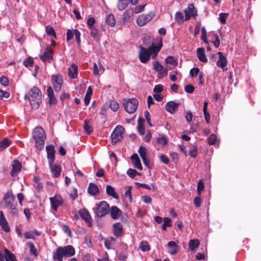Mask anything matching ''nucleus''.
I'll return each mask as SVG.
<instances>
[{"label":"nucleus","instance_id":"f257e3e1","mask_svg":"<svg viewBox=\"0 0 261 261\" xmlns=\"http://www.w3.org/2000/svg\"><path fill=\"white\" fill-rule=\"evenodd\" d=\"M31 106L32 109H38L42 102V93L40 90L36 86H34L30 89L25 95Z\"/></svg>","mask_w":261,"mask_h":261},{"label":"nucleus","instance_id":"f03ea898","mask_svg":"<svg viewBox=\"0 0 261 261\" xmlns=\"http://www.w3.org/2000/svg\"><path fill=\"white\" fill-rule=\"evenodd\" d=\"M75 253L74 247L70 245L58 247L54 252L53 258L56 261H63V257H70Z\"/></svg>","mask_w":261,"mask_h":261},{"label":"nucleus","instance_id":"7ed1b4c3","mask_svg":"<svg viewBox=\"0 0 261 261\" xmlns=\"http://www.w3.org/2000/svg\"><path fill=\"white\" fill-rule=\"evenodd\" d=\"M33 138L35 140V146L41 150L44 146L45 134L44 129L40 126L36 127L33 131Z\"/></svg>","mask_w":261,"mask_h":261},{"label":"nucleus","instance_id":"20e7f679","mask_svg":"<svg viewBox=\"0 0 261 261\" xmlns=\"http://www.w3.org/2000/svg\"><path fill=\"white\" fill-rule=\"evenodd\" d=\"M138 103V100L135 98L123 99V107L126 112L129 114H133L136 112Z\"/></svg>","mask_w":261,"mask_h":261},{"label":"nucleus","instance_id":"39448f33","mask_svg":"<svg viewBox=\"0 0 261 261\" xmlns=\"http://www.w3.org/2000/svg\"><path fill=\"white\" fill-rule=\"evenodd\" d=\"M110 206L107 202L102 201L97 204L95 213L97 217H102L109 212Z\"/></svg>","mask_w":261,"mask_h":261},{"label":"nucleus","instance_id":"423d86ee","mask_svg":"<svg viewBox=\"0 0 261 261\" xmlns=\"http://www.w3.org/2000/svg\"><path fill=\"white\" fill-rule=\"evenodd\" d=\"M124 128L121 125H118L111 134V139L113 144H116L123 138Z\"/></svg>","mask_w":261,"mask_h":261},{"label":"nucleus","instance_id":"0eeeda50","mask_svg":"<svg viewBox=\"0 0 261 261\" xmlns=\"http://www.w3.org/2000/svg\"><path fill=\"white\" fill-rule=\"evenodd\" d=\"M49 200L51 207L55 211H57L58 207L61 206L64 203L62 197L57 194H55L53 197H50Z\"/></svg>","mask_w":261,"mask_h":261},{"label":"nucleus","instance_id":"6e6552de","mask_svg":"<svg viewBox=\"0 0 261 261\" xmlns=\"http://www.w3.org/2000/svg\"><path fill=\"white\" fill-rule=\"evenodd\" d=\"M185 20H188L191 17H195L197 15V10L193 4L188 5V8L184 10Z\"/></svg>","mask_w":261,"mask_h":261},{"label":"nucleus","instance_id":"1a4fd4ad","mask_svg":"<svg viewBox=\"0 0 261 261\" xmlns=\"http://www.w3.org/2000/svg\"><path fill=\"white\" fill-rule=\"evenodd\" d=\"M153 16L154 14L152 12L147 14L140 15L137 20L138 25L140 27L144 26L152 19Z\"/></svg>","mask_w":261,"mask_h":261},{"label":"nucleus","instance_id":"9d476101","mask_svg":"<svg viewBox=\"0 0 261 261\" xmlns=\"http://www.w3.org/2000/svg\"><path fill=\"white\" fill-rule=\"evenodd\" d=\"M51 77L55 91H60L63 84L62 76L60 75H53Z\"/></svg>","mask_w":261,"mask_h":261},{"label":"nucleus","instance_id":"9b49d317","mask_svg":"<svg viewBox=\"0 0 261 261\" xmlns=\"http://www.w3.org/2000/svg\"><path fill=\"white\" fill-rule=\"evenodd\" d=\"M139 48V59L142 63H146L150 59V55H149L148 49L142 46H140Z\"/></svg>","mask_w":261,"mask_h":261},{"label":"nucleus","instance_id":"f8f14e48","mask_svg":"<svg viewBox=\"0 0 261 261\" xmlns=\"http://www.w3.org/2000/svg\"><path fill=\"white\" fill-rule=\"evenodd\" d=\"M79 213L81 218L87 224V226L89 227H92V218L89 212L86 209L83 208L79 211Z\"/></svg>","mask_w":261,"mask_h":261},{"label":"nucleus","instance_id":"ddd939ff","mask_svg":"<svg viewBox=\"0 0 261 261\" xmlns=\"http://www.w3.org/2000/svg\"><path fill=\"white\" fill-rule=\"evenodd\" d=\"M15 199V197L11 194L6 193L4 197L5 206L8 208L13 207L16 204V202L14 203Z\"/></svg>","mask_w":261,"mask_h":261},{"label":"nucleus","instance_id":"4468645a","mask_svg":"<svg viewBox=\"0 0 261 261\" xmlns=\"http://www.w3.org/2000/svg\"><path fill=\"white\" fill-rule=\"evenodd\" d=\"M48 164L53 177H59L60 176L61 172V167L60 165L54 164V163H51V164Z\"/></svg>","mask_w":261,"mask_h":261},{"label":"nucleus","instance_id":"2eb2a0df","mask_svg":"<svg viewBox=\"0 0 261 261\" xmlns=\"http://www.w3.org/2000/svg\"><path fill=\"white\" fill-rule=\"evenodd\" d=\"M40 58L43 62H50L53 58V49L46 48L43 54L40 56Z\"/></svg>","mask_w":261,"mask_h":261},{"label":"nucleus","instance_id":"dca6fc26","mask_svg":"<svg viewBox=\"0 0 261 261\" xmlns=\"http://www.w3.org/2000/svg\"><path fill=\"white\" fill-rule=\"evenodd\" d=\"M46 150L47 152V158L48 160V163L51 164L55 161V150L53 145L46 146Z\"/></svg>","mask_w":261,"mask_h":261},{"label":"nucleus","instance_id":"f3484780","mask_svg":"<svg viewBox=\"0 0 261 261\" xmlns=\"http://www.w3.org/2000/svg\"><path fill=\"white\" fill-rule=\"evenodd\" d=\"M180 105V103L179 102H175L173 101H170L166 103L165 108L167 111L173 114L177 111Z\"/></svg>","mask_w":261,"mask_h":261},{"label":"nucleus","instance_id":"a211bd4d","mask_svg":"<svg viewBox=\"0 0 261 261\" xmlns=\"http://www.w3.org/2000/svg\"><path fill=\"white\" fill-rule=\"evenodd\" d=\"M12 169L10 174L12 177L15 176L19 172L22 168L21 163L17 160H14L12 164Z\"/></svg>","mask_w":261,"mask_h":261},{"label":"nucleus","instance_id":"6ab92c4d","mask_svg":"<svg viewBox=\"0 0 261 261\" xmlns=\"http://www.w3.org/2000/svg\"><path fill=\"white\" fill-rule=\"evenodd\" d=\"M113 234L116 237H119L123 235V228L122 224L120 222H117L113 225Z\"/></svg>","mask_w":261,"mask_h":261},{"label":"nucleus","instance_id":"aec40b11","mask_svg":"<svg viewBox=\"0 0 261 261\" xmlns=\"http://www.w3.org/2000/svg\"><path fill=\"white\" fill-rule=\"evenodd\" d=\"M109 212L111 217L113 219H118L122 215V211L116 206H112L110 207Z\"/></svg>","mask_w":261,"mask_h":261},{"label":"nucleus","instance_id":"412c9836","mask_svg":"<svg viewBox=\"0 0 261 261\" xmlns=\"http://www.w3.org/2000/svg\"><path fill=\"white\" fill-rule=\"evenodd\" d=\"M0 225L2 228V229L5 232H8L10 231V229L8 223L2 211L0 212Z\"/></svg>","mask_w":261,"mask_h":261},{"label":"nucleus","instance_id":"4be33fe9","mask_svg":"<svg viewBox=\"0 0 261 261\" xmlns=\"http://www.w3.org/2000/svg\"><path fill=\"white\" fill-rule=\"evenodd\" d=\"M162 39H160V42L157 46L152 45L148 48L147 49L148 50V52L149 53V55H150L151 56L152 54H154V56H156L158 54V53L160 51L162 47Z\"/></svg>","mask_w":261,"mask_h":261},{"label":"nucleus","instance_id":"5701e85b","mask_svg":"<svg viewBox=\"0 0 261 261\" xmlns=\"http://www.w3.org/2000/svg\"><path fill=\"white\" fill-rule=\"evenodd\" d=\"M78 67L77 66L73 63L71 67L68 68V76L73 79L77 77Z\"/></svg>","mask_w":261,"mask_h":261},{"label":"nucleus","instance_id":"b1692460","mask_svg":"<svg viewBox=\"0 0 261 261\" xmlns=\"http://www.w3.org/2000/svg\"><path fill=\"white\" fill-rule=\"evenodd\" d=\"M47 96L49 98L48 103L49 105H55L57 103V99L54 96L53 90L51 87L47 89Z\"/></svg>","mask_w":261,"mask_h":261},{"label":"nucleus","instance_id":"393cba45","mask_svg":"<svg viewBox=\"0 0 261 261\" xmlns=\"http://www.w3.org/2000/svg\"><path fill=\"white\" fill-rule=\"evenodd\" d=\"M217 54L219 56V58L217 62V65L220 68H224L227 65L226 58L221 51L218 52Z\"/></svg>","mask_w":261,"mask_h":261},{"label":"nucleus","instance_id":"a878e982","mask_svg":"<svg viewBox=\"0 0 261 261\" xmlns=\"http://www.w3.org/2000/svg\"><path fill=\"white\" fill-rule=\"evenodd\" d=\"M197 56L199 60L203 63L207 62V59L205 55L204 49L202 47L198 48L196 50Z\"/></svg>","mask_w":261,"mask_h":261},{"label":"nucleus","instance_id":"bb28decb","mask_svg":"<svg viewBox=\"0 0 261 261\" xmlns=\"http://www.w3.org/2000/svg\"><path fill=\"white\" fill-rule=\"evenodd\" d=\"M130 159L133 161L134 167L142 170V166L138 154L137 153L133 154L130 157Z\"/></svg>","mask_w":261,"mask_h":261},{"label":"nucleus","instance_id":"cd10ccee","mask_svg":"<svg viewBox=\"0 0 261 261\" xmlns=\"http://www.w3.org/2000/svg\"><path fill=\"white\" fill-rule=\"evenodd\" d=\"M170 250L169 252L171 255H175L178 251V246L174 241H169L168 243Z\"/></svg>","mask_w":261,"mask_h":261},{"label":"nucleus","instance_id":"c85d7f7f","mask_svg":"<svg viewBox=\"0 0 261 261\" xmlns=\"http://www.w3.org/2000/svg\"><path fill=\"white\" fill-rule=\"evenodd\" d=\"M88 192L92 195H95L99 193V189L97 185L93 183H90L88 188Z\"/></svg>","mask_w":261,"mask_h":261},{"label":"nucleus","instance_id":"c756f323","mask_svg":"<svg viewBox=\"0 0 261 261\" xmlns=\"http://www.w3.org/2000/svg\"><path fill=\"white\" fill-rule=\"evenodd\" d=\"M105 68H103V66L101 63H98V66L95 63L94 64L93 74L95 75H99V73L103 72Z\"/></svg>","mask_w":261,"mask_h":261},{"label":"nucleus","instance_id":"7c9ffc66","mask_svg":"<svg viewBox=\"0 0 261 261\" xmlns=\"http://www.w3.org/2000/svg\"><path fill=\"white\" fill-rule=\"evenodd\" d=\"M107 194L112 196L115 199H118V196L115 192L114 188L110 185H107L106 187Z\"/></svg>","mask_w":261,"mask_h":261},{"label":"nucleus","instance_id":"2f4dec72","mask_svg":"<svg viewBox=\"0 0 261 261\" xmlns=\"http://www.w3.org/2000/svg\"><path fill=\"white\" fill-rule=\"evenodd\" d=\"M6 261H16L15 255L6 248L4 249Z\"/></svg>","mask_w":261,"mask_h":261},{"label":"nucleus","instance_id":"473e14b6","mask_svg":"<svg viewBox=\"0 0 261 261\" xmlns=\"http://www.w3.org/2000/svg\"><path fill=\"white\" fill-rule=\"evenodd\" d=\"M83 127L85 131L88 134H90L93 131V128L91 126L90 120L85 119L84 120Z\"/></svg>","mask_w":261,"mask_h":261},{"label":"nucleus","instance_id":"72a5a7b5","mask_svg":"<svg viewBox=\"0 0 261 261\" xmlns=\"http://www.w3.org/2000/svg\"><path fill=\"white\" fill-rule=\"evenodd\" d=\"M10 140L7 138H4L0 141V151H2L5 148H6L8 146H9L10 144Z\"/></svg>","mask_w":261,"mask_h":261},{"label":"nucleus","instance_id":"f704fd0d","mask_svg":"<svg viewBox=\"0 0 261 261\" xmlns=\"http://www.w3.org/2000/svg\"><path fill=\"white\" fill-rule=\"evenodd\" d=\"M129 3L128 0H118L117 8L118 10L122 11L124 10Z\"/></svg>","mask_w":261,"mask_h":261},{"label":"nucleus","instance_id":"c9c22d12","mask_svg":"<svg viewBox=\"0 0 261 261\" xmlns=\"http://www.w3.org/2000/svg\"><path fill=\"white\" fill-rule=\"evenodd\" d=\"M189 248L193 251L197 248L199 245V241L197 239L191 240L189 242Z\"/></svg>","mask_w":261,"mask_h":261},{"label":"nucleus","instance_id":"e433bc0d","mask_svg":"<svg viewBox=\"0 0 261 261\" xmlns=\"http://www.w3.org/2000/svg\"><path fill=\"white\" fill-rule=\"evenodd\" d=\"M107 23L111 27H114L115 24V19L114 15L109 14L106 17Z\"/></svg>","mask_w":261,"mask_h":261},{"label":"nucleus","instance_id":"4c0bfd02","mask_svg":"<svg viewBox=\"0 0 261 261\" xmlns=\"http://www.w3.org/2000/svg\"><path fill=\"white\" fill-rule=\"evenodd\" d=\"M140 249L143 252H147L150 250L149 245L147 241H142L139 244Z\"/></svg>","mask_w":261,"mask_h":261},{"label":"nucleus","instance_id":"58836bf2","mask_svg":"<svg viewBox=\"0 0 261 261\" xmlns=\"http://www.w3.org/2000/svg\"><path fill=\"white\" fill-rule=\"evenodd\" d=\"M45 31L48 36H53L55 38H57L55 31L51 25H47L45 28Z\"/></svg>","mask_w":261,"mask_h":261},{"label":"nucleus","instance_id":"ea45409f","mask_svg":"<svg viewBox=\"0 0 261 261\" xmlns=\"http://www.w3.org/2000/svg\"><path fill=\"white\" fill-rule=\"evenodd\" d=\"M172 225L171 219L168 217L164 218V223L162 225V229L164 230H166L167 227H169Z\"/></svg>","mask_w":261,"mask_h":261},{"label":"nucleus","instance_id":"a19ab883","mask_svg":"<svg viewBox=\"0 0 261 261\" xmlns=\"http://www.w3.org/2000/svg\"><path fill=\"white\" fill-rule=\"evenodd\" d=\"M133 14V11L132 9L126 10L123 14V19L125 22H128L130 20V16Z\"/></svg>","mask_w":261,"mask_h":261},{"label":"nucleus","instance_id":"79ce46f5","mask_svg":"<svg viewBox=\"0 0 261 261\" xmlns=\"http://www.w3.org/2000/svg\"><path fill=\"white\" fill-rule=\"evenodd\" d=\"M34 187L37 190H40L43 188L42 184L40 182V179L37 176L34 177Z\"/></svg>","mask_w":261,"mask_h":261},{"label":"nucleus","instance_id":"37998d69","mask_svg":"<svg viewBox=\"0 0 261 261\" xmlns=\"http://www.w3.org/2000/svg\"><path fill=\"white\" fill-rule=\"evenodd\" d=\"M28 246L30 248V253L33 254L34 256H37L38 255V253L34 244L31 242H29L28 243Z\"/></svg>","mask_w":261,"mask_h":261},{"label":"nucleus","instance_id":"c03bdc74","mask_svg":"<svg viewBox=\"0 0 261 261\" xmlns=\"http://www.w3.org/2000/svg\"><path fill=\"white\" fill-rule=\"evenodd\" d=\"M175 19L178 23H182L185 20L183 13L180 12L175 13Z\"/></svg>","mask_w":261,"mask_h":261},{"label":"nucleus","instance_id":"a18cd8bd","mask_svg":"<svg viewBox=\"0 0 261 261\" xmlns=\"http://www.w3.org/2000/svg\"><path fill=\"white\" fill-rule=\"evenodd\" d=\"M156 142L157 143L162 144L163 146H165L167 144L168 140L165 136L162 135L157 138Z\"/></svg>","mask_w":261,"mask_h":261},{"label":"nucleus","instance_id":"49530a36","mask_svg":"<svg viewBox=\"0 0 261 261\" xmlns=\"http://www.w3.org/2000/svg\"><path fill=\"white\" fill-rule=\"evenodd\" d=\"M70 198L73 200H75L77 197V190L75 188H72L69 193Z\"/></svg>","mask_w":261,"mask_h":261},{"label":"nucleus","instance_id":"de8ad7c7","mask_svg":"<svg viewBox=\"0 0 261 261\" xmlns=\"http://www.w3.org/2000/svg\"><path fill=\"white\" fill-rule=\"evenodd\" d=\"M110 107L112 111L116 112L118 110L119 105L116 101L112 100L110 103Z\"/></svg>","mask_w":261,"mask_h":261},{"label":"nucleus","instance_id":"09e8293b","mask_svg":"<svg viewBox=\"0 0 261 261\" xmlns=\"http://www.w3.org/2000/svg\"><path fill=\"white\" fill-rule=\"evenodd\" d=\"M23 65L27 67H32L33 65V60L31 57L27 58L23 62Z\"/></svg>","mask_w":261,"mask_h":261},{"label":"nucleus","instance_id":"8fccbe9b","mask_svg":"<svg viewBox=\"0 0 261 261\" xmlns=\"http://www.w3.org/2000/svg\"><path fill=\"white\" fill-rule=\"evenodd\" d=\"M138 153H139L142 159L146 158V148L143 146H140Z\"/></svg>","mask_w":261,"mask_h":261},{"label":"nucleus","instance_id":"3c124183","mask_svg":"<svg viewBox=\"0 0 261 261\" xmlns=\"http://www.w3.org/2000/svg\"><path fill=\"white\" fill-rule=\"evenodd\" d=\"M204 188V185L202 180L200 179L197 184V193L199 196Z\"/></svg>","mask_w":261,"mask_h":261},{"label":"nucleus","instance_id":"603ef678","mask_svg":"<svg viewBox=\"0 0 261 261\" xmlns=\"http://www.w3.org/2000/svg\"><path fill=\"white\" fill-rule=\"evenodd\" d=\"M219 16L221 23L225 24L226 23V18L228 16V13H221L219 14Z\"/></svg>","mask_w":261,"mask_h":261},{"label":"nucleus","instance_id":"864d4df0","mask_svg":"<svg viewBox=\"0 0 261 261\" xmlns=\"http://www.w3.org/2000/svg\"><path fill=\"white\" fill-rule=\"evenodd\" d=\"M90 35L95 39L98 38L99 32L97 29L94 28H90Z\"/></svg>","mask_w":261,"mask_h":261},{"label":"nucleus","instance_id":"5fc2aeb1","mask_svg":"<svg viewBox=\"0 0 261 261\" xmlns=\"http://www.w3.org/2000/svg\"><path fill=\"white\" fill-rule=\"evenodd\" d=\"M153 68L156 71L161 72L163 70V66L158 61H155L153 63Z\"/></svg>","mask_w":261,"mask_h":261},{"label":"nucleus","instance_id":"6e6d98bb","mask_svg":"<svg viewBox=\"0 0 261 261\" xmlns=\"http://www.w3.org/2000/svg\"><path fill=\"white\" fill-rule=\"evenodd\" d=\"M74 35V30L68 29L66 33V40L67 41L71 40Z\"/></svg>","mask_w":261,"mask_h":261},{"label":"nucleus","instance_id":"4d7b16f0","mask_svg":"<svg viewBox=\"0 0 261 261\" xmlns=\"http://www.w3.org/2000/svg\"><path fill=\"white\" fill-rule=\"evenodd\" d=\"M201 33H202V35L201 37V39L202 40H203L205 43L208 44V41L207 40V38H206V31L205 29L204 28V27H203L202 28Z\"/></svg>","mask_w":261,"mask_h":261},{"label":"nucleus","instance_id":"13d9d810","mask_svg":"<svg viewBox=\"0 0 261 261\" xmlns=\"http://www.w3.org/2000/svg\"><path fill=\"white\" fill-rule=\"evenodd\" d=\"M207 140H208V143L210 145L214 144L217 140V137L215 135L212 134L208 137Z\"/></svg>","mask_w":261,"mask_h":261},{"label":"nucleus","instance_id":"bf43d9fd","mask_svg":"<svg viewBox=\"0 0 261 261\" xmlns=\"http://www.w3.org/2000/svg\"><path fill=\"white\" fill-rule=\"evenodd\" d=\"M74 35L75 37V40L76 41L77 43L78 44V45L80 46L81 45V39H80L81 33L76 29L74 30Z\"/></svg>","mask_w":261,"mask_h":261},{"label":"nucleus","instance_id":"052dcab7","mask_svg":"<svg viewBox=\"0 0 261 261\" xmlns=\"http://www.w3.org/2000/svg\"><path fill=\"white\" fill-rule=\"evenodd\" d=\"M127 174L130 178H133L137 175V172L135 169L129 168L127 171Z\"/></svg>","mask_w":261,"mask_h":261},{"label":"nucleus","instance_id":"680f3d73","mask_svg":"<svg viewBox=\"0 0 261 261\" xmlns=\"http://www.w3.org/2000/svg\"><path fill=\"white\" fill-rule=\"evenodd\" d=\"M189 153L191 156L193 158L196 157L197 156V147L193 146L192 148L189 150Z\"/></svg>","mask_w":261,"mask_h":261},{"label":"nucleus","instance_id":"e2e57ef3","mask_svg":"<svg viewBox=\"0 0 261 261\" xmlns=\"http://www.w3.org/2000/svg\"><path fill=\"white\" fill-rule=\"evenodd\" d=\"M199 72L198 68H193L190 70V74L191 77H194L196 76Z\"/></svg>","mask_w":261,"mask_h":261},{"label":"nucleus","instance_id":"0e129e2a","mask_svg":"<svg viewBox=\"0 0 261 261\" xmlns=\"http://www.w3.org/2000/svg\"><path fill=\"white\" fill-rule=\"evenodd\" d=\"M95 19L94 18L90 17L89 18H88L87 23V25L89 27V28L90 29V28H94L93 25H94V24L95 23Z\"/></svg>","mask_w":261,"mask_h":261},{"label":"nucleus","instance_id":"69168bd1","mask_svg":"<svg viewBox=\"0 0 261 261\" xmlns=\"http://www.w3.org/2000/svg\"><path fill=\"white\" fill-rule=\"evenodd\" d=\"M163 90V86L161 84L155 85L153 88V92L155 93H160L162 92Z\"/></svg>","mask_w":261,"mask_h":261},{"label":"nucleus","instance_id":"338daca9","mask_svg":"<svg viewBox=\"0 0 261 261\" xmlns=\"http://www.w3.org/2000/svg\"><path fill=\"white\" fill-rule=\"evenodd\" d=\"M194 87L192 85H187L185 87V90L188 93H192L194 91Z\"/></svg>","mask_w":261,"mask_h":261},{"label":"nucleus","instance_id":"774afa93","mask_svg":"<svg viewBox=\"0 0 261 261\" xmlns=\"http://www.w3.org/2000/svg\"><path fill=\"white\" fill-rule=\"evenodd\" d=\"M0 83L2 85L6 86L9 84V80L5 76H2L0 79Z\"/></svg>","mask_w":261,"mask_h":261}]
</instances>
